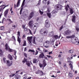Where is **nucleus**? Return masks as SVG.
Returning <instances> with one entry per match:
<instances>
[{"label": "nucleus", "mask_w": 79, "mask_h": 79, "mask_svg": "<svg viewBox=\"0 0 79 79\" xmlns=\"http://www.w3.org/2000/svg\"><path fill=\"white\" fill-rule=\"evenodd\" d=\"M3 61L4 63H6L7 66L8 67H10L13 64V61H11V63H10V62L9 60H7L6 61V58H3Z\"/></svg>", "instance_id": "nucleus-1"}, {"label": "nucleus", "mask_w": 79, "mask_h": 79, "mask_svg": "<svg viewBox=\"0 0 79 79\" xmlns=\"http://www.w3.org/2000/svg\"><path fill=\"white\" fill-rule=\"evenodd\" d=\"M40 33L42 35L45 36V35H47L48 34V30L41 29L40 31Z\"/></svg>", "instance_id": "nucleus-2"}, {"label": "nucleus", "mask_w": 79, "mask_h": 79, "mask_svg": "<svg viewBox=\"0 0 79 79\" xmlns=\"http://www.w3.org/2000/svg\"><path fill=\"white\" fill-rule=\"evenodd\" d=\"M32 36L28 37H27V40L29 42V44L30 46L32 45Z\"/></svg>", "instance_id": "nucleus-3"}, {"label": "nucleus", "mask_w": 79, "mask_h": 79, "mask_svg": "<svg viewBox=\"0 0 79 79\" xmlns=\"http://www.w3.org/2000/svg\"><path fill=\"white\" fill-rule=\"evenodd\" d=\"M45 26L47 28H48L50 27V22L48 20H46L45 21Z\"/></svg>", "instance_id": "nucleus-4"}, {"label": "nucleus", "mask_w": 79, "mask_h": 79, "mask_svg": "<svg viewBox=\"0 0 79 79\" xmlns=\"http://www.w3.org/2000/svg\"><path fill=\"white\" fill-rule=\"evenodd\" d=\"M35 73L37 74H39L41 76H43V75H44V72H43V71L39 69L37 71L35 72Z\"/></svg>", "instance_id": "nucleus-5"}, {"label": "nucleus", "mask_w": 79, "mask_h": 79, "mask_svg": "<svg viewBox=\"0 0 79 79\" xmlns=\"http://www.w3.org/2000/svg\"><path fill=\"white\" fill-rule=\"evenodd\" d=\"M56 7L59 10H61L63 9V6L60 4L56 5Z\"/></svg>", "instance_id": "nucleus-6"}, {"label": "nucleus", "mask_w": 79, "mask_h": 79, "mask_svg": "<svg viewBox=\"0 0 79 79\" xmlns=\"http://www.w3.org/2000/svg\"><path fill=\"white\" fill-rule=\"evenodd\" d=\"M28 25L30 28H32L34 26V21L32 20L30 21L28 23Z\"/></svg>", "instance_id": "nucleus-7"}, {"label": "nucleus", "mask_w": 79, "mask_h": 79, "mask_svg": "<svg viewBox=\"0 0 79 79\" xmlns=\"http://www.w3.org/2000/svg\"><path fill=\"white\" fill-rule=\"evenodd\" d=\"M34 12H31L29 14V17L28 18V19L29 20H30V19H31V18H32L33 16H34Z\"/></svg>", "instance_id": "nucleus-8"}, {"label": "nucleus", "mask_w": 79, "mask_h": 79, "mask_svg": "<svg viewBox=\"0 0 79 79\" xmlns=\"http://www.w3.org/2000/svg\"><path fill=\"white\" fill-rule=\"evenodd\" d=\"M47 0H43V3H44V4H47V5H48L50 4L51 2L50 0H49L47 2Z\"/></svg>", "instance_id": "nucleus-9"}, {"label": "nucleus", "mask_w": 79, "mask_h": 79, "mask_svg": "<svg viewBox=\"0 0 79 79\" xmlns=\"http://www.w3.org/2000/svg\"><path fill=\"white\" fill-rule=\"evenodd\" d=\"M71 31L69 30L68 29L64 32V35H69V34H71Z\"/></svg>", "instance_id": "nucleus-10"}, {"label": "nucleus", "mask_w": 79, "mask_h": 79, "mask_svg": "<svg viewBox=\"0 0 79 79\" xmlns=\"http://www.w3.org/2000/svg\"><path fill=\"white\" fill-rule=\"evenodd\" d=\"M40 55L39 56V58H44V56H45V55H44V52H40Z\"/></svg>", "instance_id": "nucleus-11"}, {"label": "nucleus", "mask_w": 79, "mask_h": 79, "mask_svg": "<svg viewBox=\"0 0 79 79\" xmlns=\"http://www.w3.org/2000/svg\"><path fill=\"white\" fill-rule=\"evenodd\" d=\"M43 69H44V67H45L47 65V62H46V60H43Z\"/></svg>", "instance_id": "nucleus-12"}, {"label": "nucleus", "mask_w": 79, "mask_h": 79, "mask_svg": "<svg viewBox=\"0 0 79 79\" xmlns=\"http://www.w3.org/2000/svg\"><path fill=\"white\" fill-rule=\"evenodd\" d=\"M7 20L8 21L7 23L8 25H10V24H11V23H13V21L11 20V19H7Z\"/></svg>", "instance_id": "nucleus-13"}, {"label": "nucleus", "mask_w": 79, "mask_h": 79, "mask_svg": "<svg viewBox=\"0 0 79 79\" xmlns=\"http://www.w3.org/2000/svg\"><path fill=\"white\" fill-rule=\"evenodd\" d=\"M54 35V32L53 31H51L48 34V36L49 37H53Z\"/></svg>", "instance_id": "nucleus-14"}, {"label": "nucleus", "mask_w": 79, "mask_h": 79, "mask_svg": "<svg viewBox=\"0 0 79 79\" xmlns=\"http://www.w3.org/2000/svg\"><path fill=\"white\" fill-rule=\"evenodd\" d=\"M27 62V59H26V58L24 57V59L22 60V62L23 63V64L25 63H26Z\"/></svg>", "instance_id": "nucleus-15"}, {"label": "nucleus", "mask_w": 79, "mask_h": 79, "mask_svg": "<svg viewBox=\"0 0 79 79\" xmlns=\"http://www.w3.org/2000/svg\"><path fill=\"white\" fill-rule=\"evenodd\" d=\"M8 58H9L10 60H13V57L10 54H9L8 55Z\"/></svg>", "instance_id": "nucleus-16"}, {"label": "nucleus", "mask_w": 79, "mask_h": 79, "mask_svg": "<svg viewBox=\"0 0 79 79\" xmlns=\"http://www.w3.org/2000/svg\"><path fill=\"white\" fill-rule=\"evenodd\" d=\"M76 16L74 15L72 16V22H74L75 23V21L76 20Z\"/></svg>", "instance_id": "nucleus-17"}, {"label": "nucleus", "mask_w": 79, "mask_h": 79, "mask_svg": "<svg viewBox=\"0 0 79 79\" xmlns=\"http://www.w3.org/2000/svg\"><path fill=\"white\" fill-rule=\"evenodd\" d=\"M5 49L6 50H8L10 48V46H8V44H5Z\"/></svg>", "instance_id": "nucleus-18"}, {"label": "nucleus", "mask_w": 79, "mask_h": 79, "mask_svg": "<svg viewBox=\"0 0 79 79\" xmlns=\"http://www.w3.org/2000/svg\"><path fill=\"white\" fill-rule=\"evenodd\" d=\"M20 2H21V0H18L17 3L16 7H18L20 5Z\"/></svg>", "instance_id": "nucleus-19"}, {"label": "nucleus", "mask_w": 79, "mask_h": 79, "mask_svg": "<svg viewBox=\"0 0 79 79\" xmlns=\"http://www.w3.org/2000/svg\"><path fill=\"white\" fill-rule=\"evenodd\" d=\"M9 11V9H8L6 10L4 12V14L5 16H6V15L8 14V11Z\"/></svg>", "instance_id": "nucleus-20"}, {"label": "nucleus", "mask_w": 79, "mask_h": 79, "mask_svg": "<svg viewBox=\"0 0 79 79\" xmlns=\"http://www.w3.org/2000/svg\"><path fill=\"white\" fill-rule=\"evenodd\" d=\"M52 37L53 38H54V39H55L56 40L57 39H58L59 36L57 35H54Z\"/></svg>", "instance_id": "nucleus-21"}, {"label": "nucleus", "mask_w": 79, "mask_h": 79, "mask_svg": "<svg viewBox=\"0 0 79 79\" xmlns=\"http://www.w3.org/2000/svg\"><path fill=\"white\" fill-rule=\"evenodd\" d=\"M35 38L36 37H33V39L32 43L34 44H36V43H35Z\"/></svg>", "instance_id": "nucleus-22"}, {"label": "nucleus", "mask_w": 79, "mask_h": 79, "mask_svg": "<svg viewBox=\"0 0 79 79\" xmlns=\"http://www.w3.org/2000/svg\"><path fill=\"white\" fill-rule=\"evenodd\" d=\"M69 77H70L71 78H72V77H73V73L69 72Z\"/></svg>", "instance_id": "nucleus-23"}, {"label": "nucleus", "mask_w": 79, "mask_h": 79, "mask_svg": "<svg viewBox=\"0 0 79 79\" xmlns=\"http://www.w3.org/2000/svg\"><path fill=\"white\" fill-rule=\"evenodd\" d=\"M57 12H58L57 10H53V11H52V14H55V13H56Z\"/></svg>", "instance_id": "nucleus-24"}, {"label": "nucleus", "mask_w": 79, "mask_h": 79, "mask_svg": "<svg viewBox=\"0 0 79 79\" xmlns=\"http://www.w3.org/2000/svg\"><path fill=\"white\" fill-rule=\"evenodd\" d=\"M3 55V52L2 51V49H0V56H2Z\"/></svg>", "instance_id": "nucleus-25"}, {"label": "nucleus", "mask_w": 79, "mask_h": 79, "mask_svg": "<svg viewBox=\"0 0 79 79\" xmlns=\"http://www.w3.org/2000/svg\"><path fill=\"white\" fill-rule=\"evenodd\" d=\"M17 40L19 44H21V38H19V36H18Z\"/></svg>", "instance_id": "nucleus-26"}, {"label": "nucleus", "mask_w": 79, "mask_h": 79, "mask_svg": "<svg viewBox=\"0 0 79 79\" xmlns=\"http://www.w3.org/2000/svg\"><path fill=\"white\" fill-rule=\"evenodd\" d=\"M70 13L71 15H72V14H73V13H74V10H73L72 9H70Z\"/></svg>", "instance_id": "nucleus-27"}, {"label": "nucleus", "mask_w": 79, "mask_h": 79, "mask_svg": "<svg viewBox=\"0 0 79 79\" xmlns=\"http://www.w3.org/2000/svg\"><path fill=\"white\" fill-rule=\"evenodd\" d=\"M26 65H27L28 67H29L30 66V65H31L29 61H27V62L26 63Z\"/></svg>", "instance_id": "nucleus-28"}, {"label": "nucleus", "mask_w": 79, "mask_h": 79, "mask_svg": "<svg viewBox=\"0 0 79 79\" xmlns=\"http://www.w3.org/2000/svg\"><path fill=\"white\" fill-rule=\"evenodd\" d=\"M33 52V54L34 55V52H35V51L34 50H32L31 49H29L28 50V52Z\"/></svg>", "instance_id": "nucleus-29"}, {"label": "nucleus", "mask_w": 79, "mask_h": 79, "mask_svg": "<svg viewBox=\"0 0 79 79\" xmlns=\"http://www.w3.org/2000/svg\"><path fill=\"white\" fill-rule=\"evenodd\" d=\"M37 60L36 59H34L33 60V63H37Z\"/></svg>", "instance_id": "nucleus-30"}, {"label": "nucleus", "mask_w": 79, "mask_h": 79, "mask_svg": "<svg viewBox=\"0 0 79 79\" xmlns=\"http://www.w3.org/2000/svg\"><path fill=\"white\" fill-rule=\"evenodd\" d=\"M63 67L64 68H67L68 69V67L66 66V63H64Z\"/></svg>", "instance_id": "nucleus-31"}, {"label": "nucleus", "mask_w": 79, "mask_h": 79, "mask_svg": "<svg viewBox=\"0 0 79 79\" xmlns=\"http://www.w3.org/2000/svg\"><path fill=\"white\" fill-rule=\"evenodd\" d=\"M5 27L3 26H2L0 27V30L1 31H3Z\"/></svg>", "instance_id": "nucleus-32"}, {"label": "nucleus", "mask_w": 79, "mask_h": 79, "mask_svg": "<svg viewBox=\"0 0 79 79\" xmlns=\"http://www.w3.org/2000/svg\"><path fill=\"white\" fill-rule=\"evenodd\" d=\"M23 46H26V41L25 40H24L23 44Z\"/></svg>", "instance_id": "nucleus-33"}, {"label": "nucleus", "mask_w": 79, "mask_h": 79, "mask_svg": "<svg viewBox=\"0 0 79 79\" xmlns=\"http://www.w3.org/2000/svg\"><path fill=\"white\" fill-rule=\"evenodd\" d=\"M70 64H69V66H70V68L71 69H73V65H72V64H71V62H70Z\"/></svg>", "instance_id": "nucleus-34"}, {"label": "nucleus", "mask_w": 79, "mask_h": 79, "mask_svg": "<svg viewBox=\"0 0 79 79\" xmlns=\"http://www.w3.org/2000/svg\"><path fill=\"white\" fill-rule=\"evenodd\" d=\"M15 78L17 79H19V76L18 74H17L15 75Z\"/></svg>", "instance_id": "nucleus-35"}, {"label": "nucleus", "mask_w": 79, "mask_h": 79, "mask_svg": "<svg viewBox=\"0 0 79 79\" xmlns=\"http://www.w3.org/2000/svg\"><path fill=\"white\" fill-rule=\"evenodd\" d=\"M12 39L13 40H14V41H16V39H15V36H13L12 37Z\"/></svg>", "instance_id": "nucleus-36"}, {"label": "nucleus", "mask_w": 79, "mask_h": 79, "mask_svg": "<svg viewBox=\"0 0 79 79\" xmlns=\"http://www.w3.org/2000/svg\"><path fill=\"white\" fill-rule=\"evenodd\" d=\"M10 52H13V51L14 50L12 49L9 48V50H8Z\"/></svg>", "instance_id": "nucleus-37"}, {"label": "nucleus", "mask_w": 79, "mask_h": 79, "mask_svg": "<svg viewBox=\"0 0 79 79\" xmlns=\"http://www.w3.org/2000/svg\"><path fill=\"white\" fill-rule=\"evenodd\" d=\"M39 12L41 15H42L44 14V12L40 10H39Z\"/></svg>", "instance_id": "nucleus-38"}, {"label": "nucleus", "mask_w": 79, "mask_h": 79, "mask_svg": "<svg viewBox=\"0 0 79 79\" xmlns=\"http://www.w3.org/2000/svg\"><path fill=\"white\" fill-rule=\"evenodd\" d=\"M69 53H73V51L72 50H70L69 51Z\"/></svg>", "instance_id": "nucleus-39"}, {"label": "nucleus", "mask_w": 79, "mask_h": 79, "mask_svg": "<svg viewBox=\"0 0 79 79\" xmlns=\"http://www.w3.org/2000/svg\"><path fill=\"white\" fill-rule=\"evenodd\" d=\"M3 11V6H0V11Z\"/></svg>", "instance_id": "nucleus-40"}, {"label": "nucleus", "mask_w": 79, "mask_h": 79, "mask_svg": "<svg viewBox=\"0 0 79 79\" xmlns=\"http://www.w3.org/2000/svg\"><path fill=\"white\" fill-rule=\"evenodd\" d=\"M63 25L61 26V27L59 28V31H61L62 29H63Z\"/></svg>", "instance_id": "nucleus-41"}, {"label": "nucleus", "mask_w": 79, "mask_h": 79, "mask_svg": "<svg viewBox=\"0 0 79 79\" xmlns=\"http://www.w3.org/2000/svg\"><path fill=\"white\" fill-rule=\"evenodd\" d=\"M75 37V35H73L71 36H70V38L71 39V38H74Z\"/></svg>", "instance_id": "nucleus-42"}, {"label": "nucleus", "mask_w": 79, "mask_h": 79, "mask_svg": "<svg viewBox=\"0 0 79 79\" xmlns=\"http://www.w3.org/2000/svg\"><path fill=\"white\" fill-rule=\"evenodd\" d=\"M47 15L49 18H51V17L50 16H51V14L50 13H47Z\"/></svg>", "instance_id": "nucleus-43"}, {"label": "nucleus", "mask_w": 79, "mask_h": 79, "mask_svg": "<svg viewBox=\"0 0 79 79\" xmlns=\"http://www.w3.org/2000/svg\"><path fill=\"white\" fill-rule=\"evenodd\" d=\"M39 66L40 68H42V67H44V66H43V64L41 63L40 64Z\"/></svg>", "instance_id": "nucleus-44"}, {"label": "nucleus", "mask_w": 79, "mask_h": 79, "mask_svg": "<svg viewBox=\"0 0 79 79\" xmlns=\"http://www.w3.org/2000/svg\"><path fill=\"white\" fill-rule=\"evenodd\" d=\"M49 43L50 42L48 41H45V43H44V44L45 45L46 44H49Z\"/></svg>", "instance_id": "nucleus-45"}, {"label": "nucleus", "mask_w": 79, "mask_h": 79, "mask_svg": "<svg viewBox=\"0 0 79 79\" xmlns=\"http://www.w3.org/2000/svg\"><path fill=\"white\" fill-rule=\"evenodd\" d=\"M24 55L26 58H27V54L26 53H24Z\"/></svg>", "instance_id": "nucleus-46"}, {"label": "nucleus", "mask_w": 79, "mask_h": 79, "mask_svg": "<svg viewBox=\"0 0 79 79\" xmlns=\"http://www.w3.org/2000/svg\"><path fill=\"white\" fill-rule=\"evenodd\" d=\"M23 11V7L22 8H21V9L20 11V15H21L22 13V11Z\"/></svg>", "instance_id": "nucleus-47"}, {"label": "nucleus", "mask_w": 79, "mask_h": 79, "mask_svg": "<svg viewBox=\"0 0 79 79\" xmlns=\"http://www.w3.org/2000/svg\"><path fill=\"white\" fill-rule=\"evenodd\" d=\"M76 29L77 30V32H79V28L77 27L76 28Z\"/></svg>", "instance_id": "nucleus-48"}, {"label": "nucleus", "mask_w": 79, "mask_h": 79, "mask_svg": "<svg viewBox=\"0 0 79 79\" xmlns=\"http://www.w3.org/2000/svg\"><path fill=\"white\" fill-rule=\"evenodd\" d=\"M66 11H68V8L67 7H65V8Z\"/></svg>", "instance_id": "nucleus-49"}, {"label": "nucleus", "mask_w": 79, "mask_h": 79, "mask_svg": "<svg viewBox=\"0 0 79 79\" xmlns=\"http://www.w3.org/2000/svg\"><path fill=\"white\" fill-rule=\"evenodd\" d=\"M15 74H13L12 75H10V77H13V76H15Z\"/></svg>", "instance_id": "nucleus-50"}, {"label": "nucleus", "mask_w": 79, "mask_h": 79, "mask_svg": "<svg viewBox=\"0 0 79 79\" xmlns=\"http://www.w3.org/2000/svg\"><path fill=\"white\" fill-rule=\"evenodd\" d=\"M4 19H5V18H4L2 19V22L0 21V23H2L3 24V21H4Z\"/></svg>", "instance_id": "nucleus-51"}, {"label": "nucleus", "mask_w": 79, "mask_h": 79, "mask_svg": "<svg viewBox=\"0 0 79 79\" xmlns=\"http://www.w3.org/2000/svg\"><path fill=\"white\" fill-rule=\"evenodd\" d=\"M24 2H23L22 5H21V7H23L24 6Z\"/></svg>", "instance_id": "nucleus-52"}, {"label": "nucleus", "mask_w": 79, "mask_h": 79, "mask_svg": "<svg viewBox=\"0 0 79 79\" xmlns=\"http://www.w3.org/2000/svg\"><path fill=\"white\" fill-rule=\"evenodd\" d=\"M38 53H39V52L37 51L36 50V52L35 54V55H37V54H38Z\"/></svg>", "instance_id": "nucleus-53"}, {"label": "nucleus", "mask_w": 79, "mask_h": 79, "mask_svg": "<svg viewBox=\"0 0 79 79\" xmlns=\"http://www.w3.org/2000/svg\"><path fill=\"white\" fill-rule=\"evenodd\" d=\"M54 41H55V40L54 39H52V41H51L52 43H53V42H54Z\"/></svg>", "instance_id": "nucleus-54"}, {"label": "nucleus", "mask_w": 79, "mask_h": 79, "mask_svg": "<svg viewBox=\"0 0 79 79\" xmlns=\"http://www.w3.org/2000/svg\"><path fill=\"white\" fill-rule=\"evenodd\" d=\"M14 52V55H15V56H16V51H15Z\"/></svg>", "instance_id": "nucleus-55"}, {"label": "nucleus", "mask_w": 79, "mask_h": 79, "mask_svg": "<svg viewBox=\"0 0 79 79\" xmlns=\"http://www.w3.org/2000/svg\"><path fill=\"white\" fill-rule=\"evenodd\" d=\"M27 31V28H25L24 30V31Z\"/></svg>", "instance_id": "nucleus-56"}, {"label": "nucleus", "mask_w": 79, "mask_h": 79, "mask_svg": "<svg viewBox=\"0 0 79 79\" xmlns=\"http://www.w3.org/2000/svg\"><path fill=\"white\" fill-rule=\"evenodd\" d=\"M17 33L18 34V36H19V37L20 36V32L19 31H18L17 32Z\"/></svg>", "instance_id": "nucleus-57"}, {"label": "nucleus", "mask_w": 79, "mask_h": 79, "mask_svg": "<svg viewBox=\"0 0 79 79\" xmlns=\"http://www.w3.org/2000/svg\"><path fill=\"white\" fill-rule=\"evenodd\" d=\"M67 62H68V63H69L70 64V63H73L72 62H71V61L69 60H68Z\"/></svg>", "instance_id": "nucleus-58"}, {"label": "nucleus", "mask_w": 79, "mask_h": 79, "mask_svg": "<svg viewBox=\"0 0 79 79\" xmlns=\"http://www.w3.org/2000/svg\"><path fill=\"white\" fill-rule=\"evenodd\" d=\"M29 31L30 32V33L31 34H32V32L31 31V30H30V29H29Z\"/></svg>", "instance_id": "nucleus-59"}, {"label": "nucleus", "mask_w": 79, "mask_h": 79, "mask_svg": "<svg viewBox=\"0 0 79 79\" xmlns=\"http://www.w3.org/2000/svg\"><path fill=\"white\" fill-rule=\"evenodd\" d=\"M20 71V70H19L18 71H16V73H15V74H17V73H18Z\"/></svg>", "instance_id": "nucleus-60"}, {"label": "nucleus", "mask_w": 79, "mask_h": 79, "mask_svg": "<svg viewBox=\"0 0 79 79\" xmlns=\"http://www.w3.org/2000/svg\"><path fill=\"white\" fill-rule=\"evenodd\" d=\"M38 26V24H36V25H34V27H37Z\"/></svg>", "instance_id": "nucleus-61"}, {"label": "nucleus", "mask_w": 79, "mask_h": 79, "mask_svg": "<svg viewBox=\"0 0 79 79\" xmlns=\"http://www.w3.org/2000/svg\"><path fill=\"white\" fill-rule=\"evenodd\" d=\"M37 5H40V1H39Z\"/></svg>", "instance_id": "nucleus-62"}, {"label": "nucleus", "mask_w": 79, "mask_h": 79, "mask_svg": "<svg viewBox=\"0 0 79 79\" xmlns=\"http://www.w3.org/2000/svg\"><path fill=\"white\" fill-rule=\"evenodd\" d=\"M22 27H23V29H25V25H23L22 26Z\"/></svg>", "instance_id": "nucleus-63"}, {"label": "nucleus", "mask_w": 79, "mask_h": 79, "mask_svg": "<svg viewBox=\"0 0 79 79\" xmlns=\"http://www.w3.org/2000/svg\"><path fill=\"white\" fill-rule=\"evenodd\" d=\"M75 79H79V77H76Z\"/></svg>", "instance_id": "nucleus-64"}]
</instances>
